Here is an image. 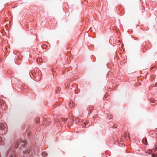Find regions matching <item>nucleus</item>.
Returning a JSON list of instances; mask_svg holds the SVG:
<instances>
[{"label": "nucleus", "instance_id": "obj_5", "mask_svg": "<svg viewBox=\"0 0 157 157\" xmlns=\"http://www.w3.org/2000/svg\"><path fill=\"white\" fill-rule=\"evenodd\" d=\"M19 144V145H21L22 147H23L25 144V142L23 141L20 142Z\"/></svg>", "mask_w": 157, "mask_h": 157}, {"label": "nucleus", "instance_id": "obj_13", "mask_svg": "<svg viewBox=\"0 0 157 157\" xmlns=\"http://www.w3.org/2000/svg\"><path fill=\"white\" fill-rule=\"evenodd\" d=\"M152 157H155V154H153L152 155Z\"/></svg>", "mask_w": 157, "mask_h": 157}, {"label": "nucleus", "instance_id": "obj_3", "mask_svg": "<svg viewBox=\"0 0 157 157\" xmlns=\"http://www.w3.org/2000/svg\"><path fill=\"white\" fill-rule=\"evenodd\" d=\"M6 124L4 123H2L0 125V128L1 130L4 129L6 127Z\"/></svg>", "mask_w": 157, "mask_h": 157}, {"label": "nucleus", "instance_id": "obj_12", "mask_svg": "<svg viewBox=\"0 0 157 157\" xmlns=\"http://www.w3.org/2000/svg\"><path fill=\"white\" fill-rule=\"evenodd\" d=\"M30 157H33V155L32 154H31Z\"/></svg>", "mask_w": 157, "mask_h": 157}, {"label": "nucleus", "instance_id": "obj_8", "mask_svg": "<svg viewBox=\"0 0 157 157\" xmlns=\"http://www.w3.org/2000/svg\"><path fill=\"white\" fill-rule=\"evenodd\" d=\"M153 150H154L155 151H157V145H155L154 146Z\"/></svg>", "mask_w": 157, "mask_h": 157}, {"label": "nucleus", "instance_id": "obj_7", "mask_svg": "<svg viewBox=\"0 0 157 157\" xmlns=\"http://www.w3.org/2000/svg\"><path fill=\"white\" fill-rule=\"evenodd\" d=\"M19 145H20L19 143H16L14 145V147L15 148H17V147H20Z\"/></svg>", "mask_w": 157, "mask_h": 157}, {"label": "nucleus", "instance_id": "obj_11", "mask_svg": "<svg viewBox=\"0 0 157 157\" xmlns=\"http://www.w3.org/2000/svg\"><path fill=\"white\" fill-rule=\"evenodd\" d=\"M45 154L46 155H47L46 154H45V153H43V154H42V155H43V156H44V155H45ZM46 155H45V156H46Z\"/></svg>", "mask_w": 157, "mask_h": 157}, {"label": "nucleus", "instance_id": "obj_6", "mask_svg": "<svg viewBox=\"0 0 157 157\" xmlns=\"http://www.w3.org/2000/svg\"><path fill=\"white\" fill-rule=\"evenodd\" d=\"M143 143L147 145V140L146 138H144L143 139Z\"/></svg>", "mask_w": 157, "mask_h": 157}, {"label": "nucleus", "instance_id": "obj_9", "mask_svg": "<svg viewBox=\"0 0 157 157\" xmlns=\"http://www.w3.org/2000/svg\"><path fill=\"white\" fill-rule=\"evenodd\" d=\"M147 153L150 154L152 152V151L151 150H148V151H147Z\"/></svg>", "mask_w": 157, "mask_h": 157}, {"label": "nucleus", "instance_id": "obj_10", "mask_svg": "<svg viewBox=\"0 0 157 157\" xmlns=\"http://www.w3.org/2000/svg\"><path fill=\"white\" fill-rule=\"evenodd\" d=\"M150 101L151 102H153V103H154L155 102V100H152L151 99L150 100Z\"/></svg>", "mask_w": 157, "mask_h": 157}, {"label": "nucleus", "instance_id": "obj_1", "mask_svg": "<svg viewBox=\"0 0 157 157\" xmlns=\"http://www.w3.org/2000/svg\"><path fill=\"white\" fill-rule=\"evenodd\" d=\"M7 155L9 157H13V155H14V157H18L17 155L15 154V152L12 149H10L8 152Z\"/></svg>", "mask_w": 157, "mask_h": 157}, {"label": "nucleus", "instance_id": "obj_2", "mask_svg": "<svg viewBox=\"0 0 157 157\" xmlns=\"http://www.w3.org/2000/svg\"><path fill=\"white\" fill-rule=\"evenodd\" d=\"M24 157H28L30 155V149H27L23 151Z\"/></svg>", "mask_w": 157, "mask_h": 157}, {"label": "nucleus", "instance_id": "obj_14", "mask_svg": "<svg viewBox=\"0 0 157 157\" xmlns=\"http://www.w3.org/2000/svg\"><path fill=\"white\" fill-rule=\"evenodd\" d=\"M86 125V124L84 123L83 125L84 126H85Z\"/></svg>", "mask_w": 157, "mask_h": 157}, {"label": "nucleus", "instance_id": "obj_4", "mask_svg": "<svg viewBox=\"0 0 157 157\" xmlns=\"http://www.w3.org/2000/svg\"><path fill=\"white\" fill-rule=\"evenodd\" d=\"M124 137L127 140L129 139V135L127 132H125L124 134Z\"/></svg>", "mask_w": 157, "mask_h": 157}]
</instances>
